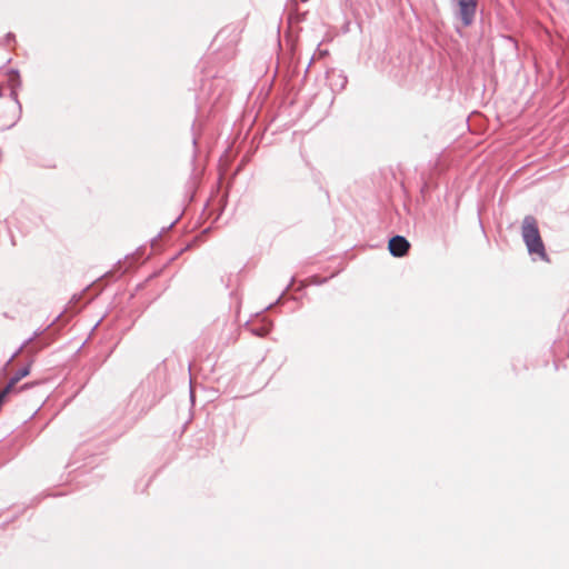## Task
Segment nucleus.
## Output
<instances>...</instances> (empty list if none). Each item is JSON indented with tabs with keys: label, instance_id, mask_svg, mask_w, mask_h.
Here are the masks:
<instances>
[{
	"label": "nucleus",
	"instance_id": "nucleus-6",
	"mask_svg": "<svg viewBox=\"0 0 569 569\" xmlns=\"http://www.w3.org/2000/svg\"><path fill=\"white\" fill-rule=\"evenodd\" d=\"M252 333L258 336V337H264L266 335H268L269 332V329L267 327H259V328H252L251 329Z\"/></svg>",
	"mask_w": 569,
	"mask_h": 569
},
{
	"label": "nucleus",
	"instance_id": "nucleus-10",
	"mask_svg": "<svg viewBox=\"0 0 569 569\" xmlns=\"http://www.w3.org/2000/svg\"><path fill=\"white\" fill-rule=\"evenodd\" d=\"M11 38H13V34L9 33L8 39H11Z\"/></svg>",
	"mask_w": 569,
	"mask_h": 569
},
{
	"label": "nucleus",
	"instance_id": "nucleus-5",
	"mask_svg": "<svg viewBox=\"0 0 569 569\" xmlns=\"http://www.w3.org/2000/svg\"><path fill=\"white\" fill-rule=\"evenodd\" d=\"M30 372V367L26 366L23 368H20L9 380L8 386L9 388L13 389L14 386L24 377H27Z\"/></svg>",
	"mask_w": 569,
	"mask_h": 569
},
{
	"label": "nucleus",
	"instance_id": "nucleus-3",
	"mask_svg": "<svg viewBox=\"0 0 569 569\" xmlns=\"http://www.w3.org/2000/svg\"><path fill=\"white\" fill-rule=\"evenodd\" d=\"M389 251L393 257H403L410 249L409 241L402 236H395L389 240Z\"/></svg>",
	"mask_w": 569,
	"mask_h": 569
},
{
	"label": "nucleus",
	"instance_id": "nucleus-2",
	"mask_svg": "<svg viewBox=\"0 0 569 569\" xmlns=\"http://www.w3.org/2000/svg\"><path fill=\"white\" fill-rule=\"evenodd\" d=\"M458 18L465 27H469L475 20L477 0H458Z\"/></svg>",
	"mask_w": 569,
	"mask_h": 569
},
{
	"label": "nucleus",
	"instance_id": "nucleus-1",
	"mask_svg": "<svg viewBox=\"0 0 569 569\" xmlns=\"http://www.w3.org/2000/svg\"><path fill=\"white\" fill-rule=\"evenodd\" d=\"M521 236L530 254H537L547 260L545 244L540 237L537 220L533 216H526L522 220Z\"/></svg>",
	"mask_w": 569,
	"mask_h": 569
},
{
	"label": "nucleus",
	"instance_id": "nucleus-7",
	"mask_svg": "<svg viewBox=\"0 0 569 569\" xmlns=\"http://www.w3.org/2000/svg\"><path fill=\"white\" fill-rule=\"evenodd\" d=\"M36 336H37V333H34V335H33L32 337H30L27 341H24V343H22V346L18 349V351H16V352L12 355V357L10 358V360H9V361H11L14 357H17V356H18V353H19V352H20V351H21V350H22V349H23L28 343H30V342L34 339V337H36Z\"/></svg>",
	"mask_w": 569,
	"mask_h": 569
},
{
	"label": "nucleus",
	"instance_id": "nucleus-9",
	"mask_svg": "<svg viewBox=\"0 0 569 569\" xmlns=\"http://www.w3.org/2000/svg\"><path fill=\"white\" fill-rule=\"evenodd\" d=\"M339 78H341V88H343L347 83V78L342 74H339Z\"/></svg>",
	"mask_w": 569,
	"mask_h": 569
},
{
	"label": "nucleus",
	"instance_id": "nucleus-11",
	"mask_svg": "<svg viewBox=\"0 0 569 569\" xmlns=\"http://www.w3.org/2000/svg\"><path fill=\"white\" fill-rule=\"evenodd\" d=\"M567 2L569 3V0H567Z\"/></svg>",
	"mask_w": 569,
	"mask_h": 569
},
{
	"label": "nucleus",
	"instance_id": "nucleus-8",
	"mask_svg": "<svg viewBox=\"0 0 569 569\" xmlns=\"http://www.w3.org/2000/svg\"><path fill=\"white\" fill-rule=\"evenodd\" d=\"M12 389L9 388V386L7 385L1 391H0V407L2 406L3 401H4V398L7 397V395L11 391Z\"/></svg>",
	"mask_w": 569,
	"mask_h": 569
},
{
	"label": "nucleus",
	"instance_id": "nucleus-4",
	"mask_svg": "<svg viewBox=\"0 0 569 569\" xmlns=\"http://www.w3.org/2000/svg\"><path fill=\"white\" fill-rule=\"evenodd\" d=\"M8 82H9V86L11 87V97L14 100H17V93L14 91V88L20 86V77H19V73L17 70L11 69L8 72Z\"/></svg>",
	"mask_w": 569,
	"mask_h": 569
}]
</instances>
